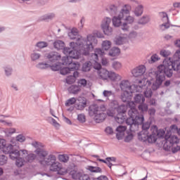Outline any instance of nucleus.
I'll return each instance as SVG.
<instances>
[{"label":"nucleus","instance_id":"nucleus-1","mask_svg":"<svg viewBox=\"0 0 180 180\" xmlns=\"http://www.w3.org/2000/svg\"><path fill=\"white\" fill-rule=\"evenodd\" d=\"M180 70V51H176L173 56V60L171 58H165L162 64L158 66V70L155 72L156 77L155 82L152 85L153 91H157L165 81V76L171 78L174 75V71Z\"/></svg>","mask_w":180,"mask_h":180},{"label":"nucleus","instance_id":"nucleus-2","mask_svg":"<svg viewBox=\"0 0 180 180\" xmlns=\"http://www.w3.org/2000/svg\"><path fill=\"white\" fill-rule=\"evenodd\" d=\"M68 37L71 40H77V42H70V49L78 50L82 56H89V52L94 51V46L98 44V40L95 37V34H89L86 37V39L79 36L78 30L72 28L68 33Z\"/></svg>","mask_w":180,"mask_h":180},{"label":"nucleus","instance_id":"nucleus-3","mask_svg":"<svg viewBox=\"0 0 180 180\" xmlns=\"http://www.w3.org/2000/svg\"><path fill=\"white\" fill-rule=\"evenodd\" d=\"M39 157V163L43 167H49L50 171L57 172L60 167V163L57 162V158L53 154H49L47 150H37Z\"/></svg>","mask_w":180,"mask_h":180},{"label":"nucleus","instance_id":"nucleus-4","mask_svg":"<svg viewBox=\"0 0 180 180\" xmlns=\"http://www.w3.org/2000/svg\"><path fill=\"white\" fill-rule=\"evenodd\" d=\"M2 151L3 153H4V154H9V158H11V160H12L13 161H15L16 167H18V168L23 167L25 160L20 157H25V155L27 154V150H13V146H12V144L6 143L3 147Z\"/></svg>","mask_w":180,"mask_h":180},{"label":"nucleus","instance_id":"nucleus-5","mask_svg":"<svg viewBox=\"0 0 180 180\" xmlns=\"http://www.w3.org/2000/svg\"><path fill=\"white\" fill-rule=\"evenodd\" d=\"M128 115L129 117L126 120V124L129 126V129L131 131L139 130V125L144 122V116L139 114V110L134 107L128 110Z\"/></svg>","mask_w":180,"mask_h":180},{"label":"nucleus","instance_id":"nucleus-6","mask_svg":"<svg viewBox=\"0 0 180 180\" xmlns=\"http://www.w3.org/2000/svg\"><path fill=\"white\" fill-rule=\"evenodd\" d=\"M105 110H106V107L103 105L100 106L91 105L89 108V115L91 117L94 116L96 123H102L106 119V114L103 112Z\"/></svg>","mask_w":180,"mask_h":180},{"label":"nucleus","instance_id":"nucleus-7","mask_svg":"<svg viewBox=\"0 0 180 180\" xmlns=\"http://www.w3.org/2000/svg\"><path fill=\"white\" fill-rule=\"evenodd\" d=\"M63 53L65 54V56L62 58V64L63 65H70V64L72 63V58L75 60H78L81 56V51H78L77 49H73L70 47L64 48L63 49Z\"/></svg>","mask_w":180,"mask_h":180},{"label":"nucleus","instance_id":"nucleus-8","mask_svg":"<svg viewBox=\"0 0 180 180\" xmlns=\"http://www.w3.org/2000/svg\"><path fill=\"white\" fill-rule=\"evenodd\" d=\"M131 11V6L125 4L120 11L117 16H114L112 19V25L115 27H119L122 25V19L124 18V15H129Z\"/></svg>","mask_w":180,"mask_h":180},{"label":"nucleus","instance_id":"nucleus-9","mask_svg":"<svg viewBox=\"0 0 180 180\" xmlns=\"http://www.w3.org/2000/svg\"><path fill=\"white\" fill-rule=\"evenodd\" d=\"M172 135V134H171V131L165 134V139L166 142L163 146V148L165 151H169V150H171V147H172L174 144H178V143H179V139H178L176 136Z\"/></svg>","mask_w":180,"mask_h":180},{"label":"nucleus","instance_id":"nucleus-10","mask_svg":"<svg viewBox=\"0 0 180 180\" xmlns=\"http://www.w3.org/2000/svg\"><path fill=\"white\" fill-rule=\"evenodd\" d=\"M110 23H112V18L109 17H105L101 22V29L106 36H112L113 33V28L110 27Z\"/></svg>","mask_w":180,"mask_h":180},{"label":"nucleus","instance_id":"nucleus-11","mask_svg":"<svg viewBox=\"0 0 180 180\" xmlns=\"http://www.w3.org/2000/svg\"><path fill=\"white\" fill-rule=\"evenodd\" d=\"M138 139L140 141L146 143H155V138L153 136V131L150 133L148 131L142 130L138 134Z\"/></svg>","mask_w":180,"mask_h":180},{"label":"nucleus","instance_id":"nucleus-12","mask_svg":"<svg viewBox=\"0 0 180 180\" xmlns=\"http://www.w3.org/2000/svg\"><path fill=\"white\" fill-rule=\"evenodd\" d=\"M117 115L115 117V122L122 124V123H124V120H126V116L124 114L127 112V105H121L117 107Z\"/></svg>","mask_w":180,"mask_h":180},{"label":"nucleus","instance_id":"nucleus-13","mask_svg":"<svg viewBox=\"0 0 180 180\" xmlns=\"http://www.w3.org/2000/svg\"><path fill=\"white\" fill-rule=\"evenodd\" d=\"M46 57L49 61L51 63V64H50L51 65H56V64H58L60 68H61L60 63L57 62L59 61V60H61V55L57 52H51L47 54Z\"/></svg>","mask_w":180,"mask_h":180},{"label":"nucleus","instance_id":"nucleus-14","mask_svg":"<svg viewBox=\"0 0 180 180\" xmlns=\"http://www.w3.org/2000/svg\"><path fill=\"white\" fill-rule=\"evenodd\" d=\"M134 17L131 15H127L124 19V22L122 25L121 29L123 32H129L130 26L129 25H133L134 23Z\"/></svg>","mask_w":180,"mask_h":180},{"label":"nucleus","instance_id":"nucleus-15","mask_svg":"<svg viewBox=\"0 0 180 180\" xmlns=\"http://www.w3.org/2000/svg\"><path fill=\"white\" fill-rule=\"evenodd\" d=\"M37 68L41 70L51 68L52 71H58V70H60V65L58 63H56V65H50L49 63H39L37 65Z\"/></svg>","mask_w":180,"mask_h":180},{"label":"nucleus","instance_id":"nucleus-16","mask_svg":"<svg viewBox=\"0 0 180 180\" xmlns=\"http://www.w3.org/2000/svg\"><path fill=\"white\" fill-rule=\"evenodd\" d=\"M146 66L141 65L139 66H137L134 69L131 70V74L134 77L136 78H139V77H141L144 75V73L146 72Z\"/></svg>","mask_w":180,"mask_h":180},{"label":"nucleus","instance_id":"nucleus-17","mask_svg":"<svg viewBox=\"0 0 180 180\" xmlns=\"http://www.w3.org/2000/svg\"><path fill=\"white\" fill-rule=\"evenodd\" d=\"M160 16L162 18V21L163 22V24L160 25L161 30H165L166 29L169 28V23H168V22H169V19L168 18L167 13H160Z\"/></svg>","mask_w":180,"mask_h":180},{"label":"nucleus","instance_id":"nucleus-18","mask_svg":"<svg viewBox=\"0 0 180 180\" xmlns=\"http://www.w3.org/2000/svg\"><path fill=\"white\" fill-rule=\"evenodd\" d=\"M153 137H155V143L157 141V139L161 138L165 135V131L164 129H159L157 128V126H153L150 129Z\"/></svg>","mask_w":180,"mask_h":180},{"label":"nucleus","instance_id":"nucleus-19","mask_svg":"<svg viewBox=\"0 0 180 180\" xmlns=\"http://www.w3.org/2000/svg\"><path fill=\"white\" fill-rule=\"evenodd\" d=\"M120 88L122 92H129L133 91L131 89V84H130V82L128 80H122L120 83Z\"/></svg>","mask_w":180,"mask_h":180},{"label":"nucleus","instance_id":"nucleus-20","mask_svg":"<svg viewBox=\"0 0 180 180\" xmlns=\"http://www.w3.org/2000/svg\"><path fill=\"white\" fill-rule=\"evenodd\" d=\"M37 158V155L34 153H29L28 151L27 150V154L24 156H20V158L24 159V163L26 164V162H33L34 160Z\"/></svg>","mask_w":180,"mask_h":180},{"label":"nucleus","instance_id":"nucleus-21","mask_svg":"<svg viewBox=\"0 0 180 180\" xmlns=\"http://www.w3.org/2000/svg\"><path fill=\"white\" fill-rule=\"evenodd\" d=\"M78 103L76 104L77 110H84L86 106V98L80 97L78 98Z\"/></svg>","mask_w":180,"mask_h":180},{"label":"nucleus","instance_id":"nucleus-22","mask_svg":"<svg viewBox=\"0 0 180 180\" xmlns=\"http://www.w3.org/2000/svg\"><path fill=\"white\" fill-rule=\"evenodd\" d=\"M120 98L122 102H130L133 98V91H122Z\"/></svg>","mask_w":180,"mask_h":180},{"label":"nucleus","instance_id":"nucleus-23","mask_svg":"<svg viewBox=\"0 0 180 180\" xmlns=\"http://www.w3.org/2000/svg\"><path fill=\"white\" fill-rule=\"evenodd\" d=\"M103 56H105V51H103V49H96L94 51V53L91 54V59L94 61H98L99 56L102 57Z\"/></svg>","mask_w":180,"mask_h":180},{"label":"nucleus","instance_id":"nucleus-24","mask_svg":"<svg viewBox=\"0 0 180 180\" xmlns=\"http://www.w3.org/2000/svg\"><path fill=\"white\" fill-rule=\"evenodd\" d=\"M126 129L127 128L125 126H122V125L119 126L116 129V131H117L116 137L117 140H122V139L124 137V131H126Z\"/></svg>","mask_w":180,"mask_h":180},{"label":"nucleus","instance_id":"nucleus-25","mask_svg":"<svg viewBox=\"0 0 180 180\" xmlns=\"http://www.w3.org/2000/svg\"><path fill=\"white\" fill-rule=\"evenodd\" d=\"M72 177L73 178V179L91 180L88 174H84V173L81 172L73 173L72 174Z\"/></svg>","mask_w":180,"mask_h":180},{"label":"nucleus","instance_id":"nucleus-26","mask_svg":"<svg viewBox=\"0 0 180 180\" xmlns=\"http://www.w3.org/2000/svg\"><path fill=\"white\" fill-rule=\"evenodd\" d=\"M97 74L100 78V79H103V81H106L109 77V71L106 69H100L97 71Z\"/></svg>","mask_w":180,"mask_h":180},{"label":"nucleus","instance_id":"nucleus-27","mask_svg":"<svg viewBox=\"0 0 180 180\" xmlns=\"http://www.w3.org/2000/svg\"><path fill=\"white\" fill-rule=\"evenodd\" d=\"M108 78L113 82H119L122 80V76L115 72H108Z\"/></svg>","mask_w":180,"mask_h":180},{"label":"nucleus","instance_id":"nucleus-28","mask_svg":"<svg viewBox=\"0 0 180 180\" xmlns=\"http://www.w3.org/2000/svg\"><path fill=\"white\" fill-rule=\"evenodd\" d=\"M107 11H108L111 16H115V15H117V12L120 11V7L117 5L111 4L107 8Z\"/></svg>","mask_w":180,"mask_h":180},{"label":"nucleus","instance_id":"nucleus-29","mask_svg":"<svg viewBox=\"0 0 180 180\" xmlns=\"http://www.w3.org/2000/svg\"><path fill=\"white\" fill-rule=\"evenodd\" d=\"M79 73L77 71L73 72V75L68 76L66 78V83L71 85L75 82L77 78H78Z\"/></svg>","mask_w":180,"mask_h":180},{"label":"nucleus","instance_id":"nucleus-30","mask_svg":"<svg viewBox=\"0 0 180 180\" xmlns=\"http://www.w3.org/2000/svg\"><path fill=\"white\" fill-rule=\"evenodd\" d=\"M115 43L117 46H122V44L127 43V37H125L124 35L116 37L115 39Z\"/></svg>","mask_w":180,"mask_h":180},{"label":"nucleus","instance_id":"nucleus-31","mask_svg":"<svg viewBox=\"0 0 180 180\" xmlns=\"http://www.w3.org/2000/svg\"><path fill=\"white\" fill-rule=\"evenodd\" d=\"M134 103H144L146 102V98L141 94H136L134 97Z\"/></svg>","mask_w":180,"mask_h":180},{"label":"nucleus","instance_id":"nucleus-32","mask_svg":"<svg viewBox=\"0 0 180 180\" xmlns=\"http://www.w3.org/2000/svg\"><path fill=\"white\" fill-rule=\"evenodd\" d=\"M65 44L61 40H56L53 42V47L56 50H64Z\"/></svg>","mask_w":180,"mask_h":180},{"label":"nucleus","instance_id":"nucleus-33","mask_svg":"<svg viewBox=\"0 0 180 180\" xmlns=\"http://www.w3.org/2000/svg\"><path fill=\"white\" fill-rule=\"evenodd\" d=\"M31 146H32V147H34V148H36V150L34 151V153H35V154L37 155H39V154L37 153V151L38 150H41L42 151H46V150L43 149V143L39 142V141H33L31 143Z\"/></svg>","mask_w":180,"mask_h":180},{"label":"nucleus","instance_id":"nucleus-34","mask_svg":"<svg viewBox=\"0 0 180 180\" xmlns=\"http://www.w3.org/2000/svg\"><path fill=\"white\" fill-rule=\"evenodd\" d=\"M68 91L70 92V94L77 95L78 93L81 92V86L77 85H72L68 89Z\"/></svg>","mask_w":180,"mask_h":180},{"label":"nucleus","instance_id":"nucleus-35","mask_svg":"<svg viewBox=\"0 0 180 180\" xmlns=\"http://www.w3.org/2000/svg\"><path fill=\"white\" fill-rule=\"evenodd\" d=\"M143 12H144V6L141 4L136 6L133 11L135 16L138 18L139 16H141Z\"/></svg>","mask_w":180,"mask_h":180},{"label":"nucleus","instance_id":"nucleus-36","mask_svg":"<svg viewBox=\"0 0 180 180\" xmlns=\"http://www.w3.org/2000/svg\"><path fill=\"white\" fill-rule=\"evenodd\" d=\"M108 54L110 57H117V56H119L120 54V49L117 47H113L109 51Z\"/></svg>","mask_w":180,"mask_h":180},{"label":"nucleus","instance_id":"nucleus-37","mask_svg":"<svg viewBox=\"0 0 180 180\" xmlns=\"http://www.w3.org/2000/svg\"><path fill=\"white\" fill-rule=\"evenodd\" d=\"M138 22L139 25H147V23L150 22V17H148V15H143L142 18L138 20Z\"/></svg>","mask_w":180,"mask_h":180},{"label":"nucleus","instance_id":"nucleus-38","mask_svg":"<svg viewBox=\"0 0 180 180\" xmlns=\"http://www.w3.org/2000/svg\"><path fill=\"white\" fill-rule=\"evenodd\" d=\"M92 68V63L91 62H86L82 65V71L84 72H88V71H91Z\"/></svg>","mask_w":180,"mask_h":180},{"label":"nucleus","instance_id":"nucleus-39","mask_svg":"<svg viewBox=\"0 0 180 180\" xmlns=\"http://www.w3.org/2000/svg\"><path fill=\"white\" fill-rule=\"evenodd\" d=\"M69 68L70 71H73V72H75V71L79 69V63L72 61L70 65H69Z\"/></svg>","mask_w":180,"mask_h":180},{"label":"nucleus","instance_id":"nucleus-40","mask_svg":"<svg viewBox=\"0 0 180 180\" xmlns=\"http://www.w3.org/2000/svg\"><path fill=\"white\" fill-rule=\"evenodd\" d=\"M160 55L161 57H164V58H169V56H171V51L167 49H161L160 51Z\"/></svg>","mask_w":180,"mask_h":180},{"label":"nucleus","instance_id":"nucleus-41","mask_svg":"<svg viewBox=\"0 0 180 180\" xmlns=\"http://www.w3.org/2000/svg\"><path fill=\"white\" fill-rule=\"evenodd\" d=\"M54 18H56V14L50 13L43 15L41 18V20H51V19H54Z\"/></svg>","mask_w":180,"mask_h":180},{"label":"nucleus","instance_id":"nucleus-42","mask_svg":"<svg viewBox=\"0 0 180 180\" xmlns=\"http://www.w3.org/2000/svg\"><path fill=\"white\" fill-rule=\"evenodd\" d=\"M110 47H112V42H110V41H103L102 43V49L103 50H105L108 51L109 50V49H110Z\"/></svg>","mask_w":180,"mask_h":180},{"label":"nucleus","instance_id":"nucleus-43","mask_svg":"<svg viewBox=\"0 0 180 180\" xmlns=\"http://www.w3.org/2000/svg\"><path fill=\"white\" fill-rule=\"evenodd\" d=\"M40 57H41V54L38 52H32L30 55L32 61H37Z\"/></svg>","mask_w":180,"mask_h":180},{"label":"nucleus","instance_id":"nucleus-44","mask_svg":"<svg viewBox=\"0 0 180 180\" xmlns=\"http://www.w3.org/2000/svg\"><path fill=\"white\" fill-rule=\"evenodd\" d=\"M139 110H140L142 112H147L148 110V105L144 103H141L139 106H138Z\"/></svg>","mask_w":180,"mask_h":180},{"label":"nucleus","instance_id":"nucleus-45","mask_svg":"<svg viewBox=\"0 0 180 180\" xmlns=\"http://www.w3.org/2000/svg\"><path fill=\"white\" fill-rule=\"evenodd\" d=\"M87 169H89L90 172H102V169H101L99 167L88 166Z\"/></svg>","mask_w":180,"mask_h":180},{"label":"nucleus","instance_id":"nucleus-46","mask_svg":"<svg viewBox=\"0 0 180 180\" xmlns=\"http://www.w3.org/2000/svg\"><path fill=\"white\" fill-rule=\"evenodd\" d=\"M58 160L60 161V162H68L70 157H68V155L66 154L59 155Z\"/></svg>","mask_w":180,"mask_h":180},{"label":"nucleus","instance_id":"nucleus-47","mask_svg":"<svg viewBox=\"0 0 180 180\" xmlns=\"http://www.w3.org/2000/svg\"><path fill=\"white\" fill-rule=\"evenodd\" d=\"M76 103H77V98L72 97L65 102V105L68 107V106H71L72 105H75Z\"/></svg>","mask_w":180,"mask_h":180},{"label":"nucleus","instance_id":"nucleus-48","mask_svg":"<svg viewBox=\"0 0 180 180\" xmlns=\"http://www.w3.org/2000/svg\"><path fill=\"white\" fill-rule=\"evenodd\" d=\"M112 67L113 70H115V71H119V70H120V68H122V63L118 61H114L112 63Z\"/></svg>","mask_w":180,"mask_h":180},{"label":"nucleus","instance_id":"nucleus-49","mask_svg":"<svg viewBox=\"0 0 180 180\" xmlns=\"http://www.w3.org/2000/svg\"><path fill=\"white\" fill-rule=\"evenodd\" d=\"M49 46V43L46 41H39L35 44V46L38 49H44Z\"/></svg>","mask_w":180,"mask_h":180},{"label":"nucleus","instance_id":"nucleus-50","mask_svg":"<svg viewBox=\"0 0 180 180\" xmlns=\"http://www.w3.org/2000/svg\"><path fill=\"white\" fill-rule=\"evenodd\" d=\"M16 141H18V143H25L26 141V136L23 134H18L15 136Z\"/></svg>","mask_w":180,"mask_h":180},{"label":"nucleus","instance_id":"nucleus-51","mask_svg":"<svg viewBox=\"0 0 180 180\" xmlns=\"http://www.w3.org/2000/svg\"><path fill=\"white\" fill-rule=\"evenodd\" d=\"M143 94L146 98H151V96H153V91L151 90V88H148V86L146 87V90Z\"/></svg>","mask_w":180,"mask_h":180},{"label":"nucleus","instance_id":"nucleus-52","mask_svg":"<svg viewBox=\"0 0 180 180\" xmlns=\"http://www.w3.org/2000/svg\"><path fill=\"white\" fill-rule=\"evenodd\" d=\"M71 73V70L69 67L63 68L60 70V74L62 75H67V74Z\"/></svg>","mask_w":180,"mask_h":180},{"label":"nucleus","instance_id":"nucleus-53","mask_svg":"<svg viewBox=\"0 0 180 180\" xmlns=\"http://www.w3.org/2000/svg\"><path fill=\"white\" fill-rule=\"evenodd\" d=\"M142 124V130H144L145 131H148V129H150V126H151V124L149 122H146L145 123H141Z\"/></svg>","mask_w":180,"mask_h":180},{"label":"nucleus","instance_id":"nucleus-54","mask_svg":"<svg viewBox=\"0 0 180 180\" xmlns=\"http://www.w3.org/2000/svg\"><path fill=\"white\" fill-rule=\"evenodd\" d=\"M8 162V158L4 155H0V165H5Z\"/></svg>","mask_w":180,"mask_h":180},{"label":"nucleus","instance_id":"nucleus-55","mask_svg":"<svg viewBox=\"0 0 180 180\" xmlns=\"http://www.w3.org/2000/svg\"><path fill=\"white\" fill-rule=\"evenodd\" d=\"M159 60H161V58L157 54H153L150 57V63H151V64H153V63H157V61H159Z\"/></svg>","mask_w":180,"mask_h":180},{"label":"nucleus","instance_id":"nucleus-56","mask_svg":"<svg viewBox=\"0 0 180 180\" xmlns=\"http://www.w3.org/2000/svg\"><path fill=\"white\" fill-rule=\"evenodd\" d=\"M77 120L80 123H85L86 122V117L84 114H79L77 115Z\"/></svg>","mask_w":180,"mask_h":180},{"label":"nucleus","instance_id":"nucleus-57","mask_svg":"<svg viewBox=\"0 0 180 180\" xmlns=\"http://www.w3.org/2000/svg\"><path fill=\"white\" fill-rule=\"evenodd\" d=\"M4 71L7 77H9V75H12V68H11L10 66L5 67Z\"/></svg>","mask_w":180,"mask_h":180},{"label":"nucleus","instance_id":"nucleus-58","mask_svg":"<svg viewBox=\"0 0 180 180\" xmlns=\"http://www.w3.org/2000/svg\"><path fill=\"white\" fill-rule=\"evenodd\" d=\"M169 131L171 134H172V133H175V131H178V127L176 125H172L169 130L167 131V133H169Z\"/></svg>","mask_w":180,"mask_h":180},{"label":"nucleus","instance_id":"nucleus-59","mask_svg":"<svg viewBox=\"0 0 180 180\" xmlns=\"http://www.w3.org/2000/svg\"><path fill=\"white\" fill-rule=\"evenodd\" d=\"M86 84H87V82H86V79H80L78 81L79 86H83V88H85V86H86Z\"/></svg>","mask_w":180,"mask_h":180},{"label":"nucleus","instance_id":"nucleus-60","mask_svg":"<svg viewBox=\"0 0 180 180\" xmlns=\"http://www.w3.org/2000/svg\"><path fill=\"white\" fill-rule=\"evenodd\" d=\"M103 95L105 98H109V96H112V95H113V92H112V91L104 90Z\"/></svg>","mask_w":180,"mask_h":180},{"label":"nucleus","instance_id":"nucleus-61","mask_svg":"<svg viewBox=\"0 0 180 180\" xmlns=\"http://www.w3.org/2000/svg\"><path fill=\"white\" fill-rule=\"evenodd\" d=\"M94 70H97L98 71H99V70L103 69L102 68V65H101V63H98V61H94Z\"/></svg>","mask_w":180,"mask_h":180},{"label":"nucleus","instance_id":"nucleus-62","mask_svg":"<svg viewBox=\"0 0 180 180\" xmlns=\"http://www.w3.org/2000/svg\"><path fill=\"white\" fill-rule=\"evenodd\" d=\"M133 140V134H129L124 139L125 143H129Z\"/></svg>","mask_w":180,"mask_h":180},{"label":"nucleus","instance_id":"nucleus-63","mask_svg":"<svg viewBox=\"0 0 180 180\" xmlns=\"http://www.w3.org/2000/svg\"><path fill=\"white\" fill-rule=\"evenodd\" d=\"M50 120H51L52 124L53 126H54V127H56V129H58V127H60V124L57 122L54 118L50 117Z\"/></svg>","mask_w":180,"mask_h":180},{"label":"nucleus","instance_id":"nucleus-64","mask_svg":"<svg viewBox=\"0 0 180 180\" xmlns=\"http://www.w3.org/2000/svg\"><path fill=\"white\" fill-rule=\"evenodd\" d=\"M137 36H138V34H137V32L136 31H131L129 34V39H136Z\"/></svg>","mask_w":180,"mask_h":180}]
</instances>
